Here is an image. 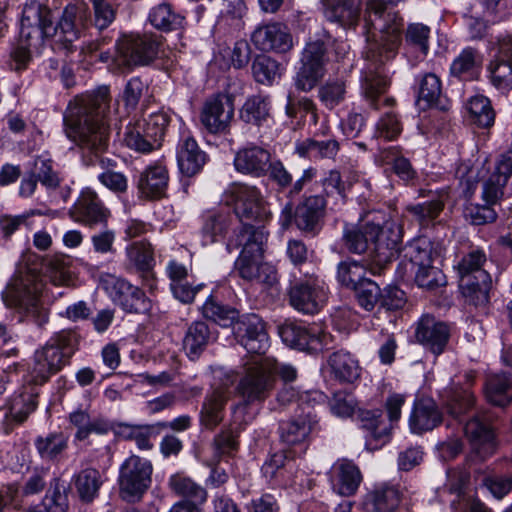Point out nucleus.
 I'll return each instance as SVG.
<instances>
[{"label":"nucleus","instance_id":"f257e3e1","mask_svg":"<svg viewBox=\"0 0 512 512\" xmlns=\"http://www.w3.org/2000/svg\"><path fill=\"white\" fill-rule=\"evenodd\" d=\"M90 16L84 2L68 4L55 24L52 11L36 0L27 1L22 9L19 40L11 51L12 68L26 70L33 55H38L51 39L60 48L73 50V43L81 36Z\"/></svg>","mask_w":512,"mask_h":512},{"label":"nucleus","instance_id":"39448f33","mask_svg":"<svg viewBox=\"0 0 512 512\" xmlns=\"http://www.w3.org/2000/svg\"><path fill=\"white\" fill-rule=\"evenodd\" d=\"M160 41L152 34H129L120 38L115 45L112 69L127 73L138 66L149 65L158 55Z\"/></svg>","mask_w":512,"mask_h":512},{"label":"nucleus","instance_id":"dca6fc26","mask_svg":"<svg viewBox=\"0 0 512 512\" xmlns=\"http://www.w3.org/2000/svg\"><path fill=\"white\" fill-rule=\"evenodd\" d=\"M278 334L284 344L302 351L317 352L327 345L328 335L318 326L285 321L278 327Z\"/></svg>","mask_w":512,"mask_h":512},{"label":"nucleus","instance_id":"f3484780","mask_svg":"<svg viewBox=\"0 0 512 512\" xmlns=\"http://www.w3.org/2000/svg\"><path fill=\"white\" fill-rule=\"evenodd\" d=\"M102 286L112 301L129 313H142L149 308V300L137 286L123 278L108 274L102 278Z\"/></svg>","mask_w":512,"mask_h":512},{"label":"nucleus","instance_id":"774afa93","mask_svg":"<svg viewBox=\"0 0 512 512\" xmlns=\"http://www.w3.org/2000/svg\"><path fill=\"white\" fill-rule=\"evenodd\" d=\"M45 274L55 286L67 285L71 280V259L66 255H53L46 259Z\"/></svg>","mask_w":512,"mask_h":512},{"label":"nucleus","instance_id":"9b49d317","mask_svg":"<svg viewBox=\"0 0 512 512\" xmlns=\"http://www.w3.org/2000/svg\"><path fill=\"white\" fill-rule=\"evenodd\" d=\"M288 295L289 303L295 310L314 315L326 302L327 286L314 272H307L304 278L296 279L291 284Z\"/></svg>","mask_w":512,"mask_h":512},{"label":"nucleus","instance_id":"79ce46f5","mask_svg":"<svg viewBox=\"0 0 512 512\" xmlns=\"http://www.w3.org/2000/svg\"><path fill=\"white\" fill-rule=\"evenodd\" d=\"M492 279L488 272L478 273V277H464L459 280V288L466 303L475 307H485L489 302Z\"/></svg>","mask_w":512,"mask_h":512},{"label":"nucleus","instance_id":"c03bdc74","mask_svg":"<svg viewBox=\"0 0 512 512\" xmlns=\"http://www.w3.org/2000/svg\"><path fill=\"white\" fill-rule=\"evenodd\" d=\"M227 400L228 395L220 388L205 396L199 415L200 424L205 429L214 430L222 422Z\"/></svg>","mask_w":512,"mask_h":512},{"label":"nucleus","instance_id":"e2e57ef3","mask_svg":"<svg viewBox=\"0 0 512 512\" xmlns=\"http://www.w3.org/2000/svg\"><path fill=\"white\" fill-rule=\"evenodd\" d=\"M129 263L139 272L149 274L155 265L154 252L150 243L138 241L126 248Z\"/></svg>","mask_w":512,"mask_h":512},{"label":"nucleus","instance_id":"2eb2a0df","mask_svg":"<svg viewBox=\"0 0 512 512\" xmlns=\"http://www.w3.org/2000/svg\"><path fill=\"white\" fill-rule=\"evenodd\" d=\"M233 335L248 353L261 355L269 348V336L263 319L255 313L238 315Z\"/></svg>","mask_w":512,"mask_h":512},{"label":"nucleus","instance_id":"20e7f679","mask_svg":"<svg viewBox=\"0 0 512 512\" xmlns=\"http://www.w3.org/2000/svg\"><path fill=\"white\" fill-rule=\"evenodd\" d=\"M80 336L75 330H62L34 352L29 367V382L40 386L48 382L69 364L71 357L78 350Z\"/></svg>","mask_w":512,"mask_h":512},{"label":"nucleus","instance_id":"2f4dec72","mask_svg":"<svg viewBox=\"0 0 512 512\" xmlns=\"http://www.w3.org/2000/svg\"><path fill=\"white\" fill-rule=\"evenodd\" d=\"M376 236V229L371 227L369 213L356 225H345L342 233V242L346 250L353 254L371 252L373 248V237ZM370 257V254L368 255Z\"/></svg>","mask_w":512,"mask_h":512},{"label":"nucleus","instance_id":"b1692460","mask_svg":"<svg viewBox=\"0 0 512 512\" xmlns=\"http://www.w3.org/2000/svg\"><path fill=\"white\" fill-rule=\"evenodd\" d=\"M233 215L223 209H209L200 216L199 235L203 246L223 241L232 229Z\"/></svg>","mask_w":512,"mask_h":512},{"label":"nucleus","instance_id":"37998d69","mask_svg":"<svg viewBox=\"0 0 512 512\" xmlns=\"http://www.w3.org/2000/svg\"><path fill=\"white\" fill-rule=\"evenodd\" d=\"M401 501L399 489L392 485H380L369 491L363 505L366 512H394Z\"/></svg>","mask_w":512,"mask_h":512},{"label":"nucleus","instance_id":"393cba45","mask_svg":"<svg viewBox=\"0 0 512 512\" xmlns=\"http://www.w3.org/2000/svg\"><path fill=\"white\" fill-rule=\"evenodd\" d=\"M268 232L262 224L240 223L239 227L233 229L232 234L227 238L226 249L231 252L242 247L240 253L264 252L267 243Z\"/></svg>","mask_w":512,"mask_h":512},{"label":"nucleus","instance_id":"4d7b16f0","mask_svg":"<svg viewBox=\"0 0 512 512\" xmlns=\"http://www.w3.org/2000/svg\"><path fill=\"white\" fill-rule=\"evenodd\" d=\"M337 492L342 496H352L356 493L362 481L359 468L348 460L338 463L337 467Z\"/></svg>","mask_w":512,"mask_h":512},{"label":"nucleus","instance_id":"49530a36","mask_svg":"<svg viewBox=\"0 0 512 512\" xmlns=\"http://www.w3.org/2000/svg\"><path fill=\"white\" fill-rule=\"evenodd\" d=\"M444 200L439 195H432L430 199L406 207V211L421 228L433 227L444 209Z\"/></svg>","mask_w":512,"mask_h":512},{"label":"nucleus","instance_id":"72a5a7b5","mask_svg":"<svg viewBox=\"0 0 512 512\" xmlns=\"http://www.w3.org/2000/svg\"><path fill=\"white\" fill-rule=\"evenodd\" d=\"M215 340L216 335L206 322L194 321L188 326L184 334L182 348L190 360L196 361L209 344Z\"/></svg>","mask_w":512,"mask_h":512},{"label":"nucleus","instance_id":"9d476101","mask_svg":"<svg viewBox=\"0 0 512 512\" xmlns=\"http://www.w3.org/2000/svg\"><path fill=\"white\" fill-rule=\"evenodd\" d=\"M274 378L266 366L255 359L246 368L245 375L237 386L238 393L245 403H239L232 408L233 424L240 425L241 414L246 410V404L264 401L273 388Z\"/></svg>","mask_w":512,"mask_h":512},{"label":"nucleus","instance_id":"e433bc0d","mask_svg":"<svg viewBox=\"0 0 512 512\" xmlns=\"http://www.w3.org/2000/svg\"><path fill=\"white\" fill-rule=\"evenodd\" d=\"M69 422L77 429L74 435L77 441H84L91 434L106 435L112 429V422L108 419L102 416L92 418L87 409L81 407L69 414Z\"/></svg>","mask_w":512,"mask_h":512},{"label":"nucleus","instance_id":"ddd939ff","mask_svg":"<svg viewBox=\"0 0 512 512\" xmlns=\"http://www.w3.org/2000/svg\"><path fill=\"white\" fill-rule=\"evenodd\" d=\"M153 466L151 462L137 455H131L120 466L119 486L124 500L140 498L151 483Z\"/></svg>","mask_w":512,"mask_h":512},{"label":"nucleus","instance_id":"8fccbe9b","mask_svg":"<svg viewBox=\"0 0 512 512\" xmlns=\"http://www.w3.org/2000/svg\"><path fill=\"white\" fill-rule=\"evenodd\" d=\"M168 484L171 491L178 497H181V500L205 504L208 499L206 488L183 474L172 475L169 478Z\"/></svg>","mask_w":512,"mask_h":512},{"label":"nucleus","instance_id":"58836bf2","mask_svg":"<svg viewBox=\"0 0 512 512\" xmlns=\"http://www.w3.org/2000/svg\"><path fill=\"white\" fill-rule=\"evenodd\" d=\"M376 265V261L371 257L361 261L347 258L337 265L336 279L339 284L348 289H354L364 280H368L366 273L372 274V268Z\"/></svg>","mask_w":512,"mask_h":512},{"label":"nucleus","instance_id":"aec40b11","mask_svg":"<svg viewBox=\"0 0 512 512\" xmlns=\"http://www.w3.org/2000/svg\"><path fill=\"white\" fill-rule=\"evenodd\" d=\"M319 430V418L311 410L296 414L279 424V436L282 443L287 446L306 445L311 436Z\"/></svg>","mask_w":512,"mask_h":512},{"label":"nucleus","instance_id":"603ef678","mask_svg":"<svg viewBox=\"0 0 512 512\" xmlns=\"http://www.w3.org/2000/svg\"><path fill=\"white\" fill-rule=\"evenodd\" d=\"M505 464V471L489 472L481 480V486L497 500L512 492V460H505Z\"/></svg>","mask_w":512,"mask_h":512},{"label":"nucleus","instance_id":"680f3d73","mask_svg":"<svg viewBox=\"0 0 512 512\" xmlns=\"http://www.w3.org/2000/svg\"><path fill=\"white\" fill-rule=\"evenodd\" d=\"M467 109L474 124L480 128H490L495 121V111L491 101L484 95H475L467 102Z\"/></svg>","mask_w":512,"mask_h":512},{"label":"nucleus","instance_id":"de8ad7c7","mask_svg":"<svg viewBox=\"0 0 512 512\" xmlns=\"http://www.w3.org/2000/svg\"><path fill=\"white\" fill-rule=\"evenodd\" d=\"M483 391L489 403L505 407L512 402V378L506 374L490 375L486 379Z\"/></svg>","mask_w":512,"mask_h":512},{"label":"nucleus","instance_id":"09e8293b","mask_svg":"<svg viewBox=\"0 0 512 512\" xmlns=\"http://www.w3.org/2000/svg\"><path fill=\"white\" fill-rule=\"evenodd\" d=\"M327 69L301 55L299 66L293 78L296 89L309 92L323 79Z\"/></svg>","mask_w":512,"mask_h":512},{"label":"nucleus","instance_id":"5701e85b","mask_svg":"<svg viewBox=\"0 0 512 512\" xmlns=\"http://www.w3.org/2000/svg\"><path fill=\"white\" fill-rule=\"evenodd\" d=\"M321 13L328 23L355 30L361 15V0H320Z\"/></svg>","mask_w":512,"mask_h":512},{"label":"nucleus","instance_id":"423d86ee","mask_svg":"<svg viewBox=\"0 0 512 512\" xmlns=\"http://www.w3.org/2000/svg\"><path fill=\"white\" fill-rule=\"evenodd\" d=\"M370 225L376 229L373 237V248L370 257L376 261L372 268V275H380L387 264L396 256L403 238L402 226L384 212H369Z\"/></svg>","mask_w":512,"mask_h":512},{"label":"nucleus","instance_id":"6e6552de","mask_svg":"<svg viewBox=\"0 0 512 512\" xmlns=\"http://www.w3.org/2000/svg\"><path fill=\"white\" fill-rule=\"evenodd\" d=\"M224 201L233 206L240 223L263 224L272 216L261 190L254 185H231L224 193Z\"/></svg>","mask_w":512,"mask_h":512},{"label":"nucleus","instance_id":"69168bd1","mask_svg":"<svg viewBox=\"0 0 512 512\" xmlns=\"http://www.w3.org/2000/svg\"><path fill=\"white\" fill-rule=\"evenodd\" d=\"M490 83L501 92L512 89V61L494 57L487 67Z\"/></svg>","mask_w":512,"mask_h":512},{"label":"nucleus","instance_id":"4468645a","mask_svg":"<svg viewBox=\"0 0 512 512\" xmlns=\"http://www.w3.org/2000/svg\"><path fill=\"white\" fill-rule=\"evenodd\" d=\"M233 118V100L224 93L209 96L200 110V122L205 131L212 135L229 134Z\"/></svg>","mask_w":512,"mask_h":512},{"label":"nucleus","instance_id":"f03ea898","mask_svg":"<svg viewBox=\"0 0 512 512\" xmlns=\"http://www.w3.org/2000/svg\"><path fill=\"white\" fill-rule=\"evenodd\" d=\"M110 90L101 86L76 96L64 115L66 135L83 152L98 158L108 147L111 123Z\"/></svg>","mask_w":512,"mask_h":512},{"label":"nucleus","instance_id":"473e14b6","mask_svg":"<svg viewBox=\"0 0 512 512\" xmlns=\"http://www.w3.org/2000/svg\"><path fill=\"white\" fill-rule=\"evenodd\" d=\"M512 175V151H507L499 156L495 170L484 182L483 199L486 203H495L502 195L503 188Z\"/></svg>","mask_w":512,"mask_h":512},{"label":"nucleus","instance_id":"a878e982","mask_svg":"<svg viewBox=\"0 0 512 512\" xmlns=\"http://www.w3.org/2000/svg\"><path fill=\"white\" fill-rule=\"evenodd\" d=\"M264 252L240 253L235 261V272L246 281L272 285L277 280L273 266L263 262Z\"/></svg>","mask_w":512,"mask_h":512},{"label":"nucleus","instance_id":"1a4fd4ad","mask_svg":"<svg viewBox=\"0 0 512 512\" xmlns=\"http://www.w3.org/2000/svg\"><path fill=\"white\" fill-rule=\"evenodd\" d=\"M373 39L374 42L370 44L368 51V59L371 63L362 73L361 92L369 106L379 110L383 102L380 97L390 86V79L382 66L394 57L386 59L384 40L379 37Z\"/></svg>","mask_w":512,"mask_h":512},{"label":"nucleus","instance_id":"ea45409f","mask_svg":"<svg viewBox=\"0 0 512 512\" xmlns=\"http://www.w3.org/2000/svg\"><path fill=\"white\" fill-rule=\"evenodd\" d=\"M272 102L268 95L256 94L246 98L239 118L248 125L262 127L271 119Z\"/></svg>","mask_w":512,"mask_h":512},{"label":"nucleus","instance_id":"a18cd8bd","mask_svg":"<svg viewBox=\"0 0 512 512\" xmlns=\"http://www.w3.org/2000/svg\"><path fill=\"white\" fill-rule=\"evenodd\" d=\"M396 101L393 97H385L382 105L388 110L383 112L375 124L373 137L375 139H384L393 141L399 137L403 131V124L399 114L393 109Z\"/></svg>","mask_w":512,"mask_h":512},{"label":"nucleus","instance_id":"6ab92c4d","mask_svg":"<svg viewBox=\"0 0 512 512\" xmlns=\"http://www.w3.org/2000/svg\"><path fill=\"white\" fill-rule=\"evenodd\" d=\"M251 42L259 51L275 54H286L294 46L293 36L282 22L258 25L251 34Z\"/></svg>","mask_w":512,"mask_h":512},{"label":"nucleus","instance_id":"a211bd4d","mask_svg":"<svg viewBox=\"0 0 512 512\" xmlns=\"http://www.w3.org/2000/svg\"><path fill=\"white\" fill-rule=\"evenodd\" d=\"M476 373L467 371L463 375V381L454 379L450 385L440 394L443 404L450 415L460 418L468 412L476 409L477 399L471 390L475 382Z\"/></svg>","mask_w":512,"mask_h":512},{"label":"nucleus","instance_id":"6e6d98bb","mask_svg":"<svg viewBox=\"0 0 512 512\" xmlns=\"http://www.w3.org/2000/svg\"><path fill=\"white\" fill-rule=\"evenodd\" d=\"M123 141L129 149L144 154L159 148L138 119L126 126Z\"/></svg>","mask_w":512,"mask_h":512},{"label":"nucleus","instance_id":"864d4df0","mask_svg":"<svg viewBox=\"0 0 512 512\" xmlns=\"http://www.w3.org/2000/svg\"><path fill=\"white\" fill-rule=\"evenodd\" d=\"M347 81L343 77L329 78L318 89V99L328 110H333L347 98Z\"/></svg>","mask_w":512,"mask_h":512},{"label":"nucleus","instance_id":"7c9ffc66","mask_svg":"<svg viewBox=\"0 0 512 512\" xmlns=\"http://www.w3.org/2000/svg\"><path fill=\"white\" fill-rule=\"evenodd\" d=\"M168 170L161 164L147 166L139 175L137 188L142 198L157 200L165 196L168 188Z\"/></svg>","mask_w":512,"mask_h":512},{"label":"nucleus","instance_id":"4be33fe9","mask_svg":"<svg viewBox=\"0 0 512 512\" xmlns=\"http://www.w3.org/2000/svg\"><path fill=\"white\" fill-rule=\"evenodd\" d=\"M415 337L426 350L438 356L445 351L449 343L451 327L433 315L426 314L417 323Z\"/></svg>","mask_w":512,"mask_h":512},{"label":"nucleus","instance_id":"0e129e2a","mask_svg":"<svg viewBox=\"0 0 512 512\" xmlns=\"http://www.w3.org/2000/svg\"><path fill=\"white\" fill-rule=\"evenodd\" d=\"M34 445L42 459L54 460L67 449L68 438L62 432H53L36 437Z\"/></svg>","mask_w":512,"mask_h":512},{"label":"nucleus","instance_id":"c85d7f7f","mask_svg":"<svg viewBox=\"0 0 512 512\" xmlns=\"http://www.w3.org/2000/svg\"><path fill=\"white\" fill-rule=\"evenodd\" d=\"M271 155L265 148L250 144L239 149L234 157L237 172L252 177H262L267 174Z\"/></svg>","mask_w":512,"mask_h":512},{"label":"nucleus","instance_id":"f704fd0d","mask_svg":"<svg viewBox=\"0 0 512 512\" xmlns=\"http://www.w3.org/2000/svg\"><path fill=\"white\" fill-rule=\"evenodd\" d=\"M444 248L441 242L427 236L416 237L404 248V257L411 267L434 263L441 257Z\"/></svg>","mask_w":512,"mask_h":512},{"label":"nucleus","instance_id":"3c124183","mask_svg":"<svg viewBox=\"0 0 512 512\" xmlns=\"http://www.w3.org/2000/svg\"><path fill=\"white\" fill-rule=\"evenodd\" d=\"M340 149L336 139L315 140L305 139L296 144L295 152L303 158L309 159H335Z\"/></svg>","mask_w":512,"mask_h":512},{"label":"nucleus","instance_id":"7ed1b4c3","mask_svg":"<svg viewBox=\"0 0 512 512\" xmlns=\"http://www.w3.org/2000/svg\"><path fill=\"white\" fill-rule=\"evenodd\" d=\"M42 263L36 255L27 256L2 292V299L22 320L43 326L48 322V311L41 301L44 288Z\"/></svg>","mask_w":512,"mask_h":512},{"label":"nucleus","instance_id":"5fc2aeb1","mask_svg":"<svg viewBox=\"0 0 512 512\" xmlns=\"http://www.w3.org/2000/svg\"><path fill=\"white\" fill-rule=\"evenodd\" d=\"M149 21L154 28L169 32L181 28L184 17L171 4L163 2L151 9Z\"/></svg>","mask_w":512,"mask_h":512},{"label":"nucleus","instance_id":"13d9d810","mask_svg":"<svg viewBox=\"0 0 512 512\" xmlns=\"http://www.w3.org/2000/svg\"><path fill=\"white\" fill-rule=\"evenodd\" d=\"M442 85L440 78L434 73L424 74L419 81L418 104L423 108L440 107Z\"/></svg>","mask_w":512,"mask_h":512},{"label":"nucleus","instance_id":"338daca9","mask_svg":"<svg viewBox=\"0 0 512 512\" xmlns=\"http://www.w3.org/2000/svg\"><path fill=\"white\" fill-rule=\"evenodd\" d=\"M101 485V476L97 469L86 468L75 476V488L84 502H91L98 495Z\"/></svg>","mask_w":512,"mask_h":512},{"label":"nucleus","instance_id":"cd10ccee","mask_svg":"<svg viewBox=\"0 0 512 512\" xmlns=\"http://www.w3.org/2000/svg\"><path fill=\"white\" fill-rule=\"evenodd\" d=\"M443 421V414L432 398L415 399L408 419L411 433L422 435L438 427Z\"/></svg>","mask_w":512,"mask_h":512},{"label":"nucleus","instance_id":"a19ab883","mask_svg":"<svg viewBox=\"0 0 512 512\" xmlns=\"http://www.w3.org/2000/svg\"><path fill=\"white\" fill-rule=\"evenodd\" d=\"M332 376L341 383H353L361 376L359 360L346 350L333 352L328 358Z\"/></svg>","mask_w":512,"mask_h":512},{"label":"nucleus","instance_id":"bb28decb","mask_svg":"<svg viewBox=\"0 0 512 512\" xmlns=\"http://www.w3.org/2000/svg\"><path fill=\"white\" fill-rule=\"evenodd\" d=\"M72 214L77 222L89 226L106 224L110 211L93 190L86 188L78 197L72 208Z\"/></svg>","mask_w":512,"mask_h":512},{"label":"nucleus","instance_id":"4c0bfd02","mask_svg":"<svg viewBox=\"0 0 512 512\" xmlns=\"http://www.w3.org/2000/svg\"><path fill=\"white\" fill-rule=\"evenodd\" d=\"M207 155L192 136H184L177 147V163L182 174L191 177L205 165Z\"/></svg>","mask_w":512,"mask_h":512},{"label":"nucleus","instance_id":"0eeeda50","mask_svg":"<svg viewBox=\"0 0 512 512\" xmlns=\"http://www.w3.org/2000/svg\"><path fill=\"white\" fill-rule=\"evenodd\" d=\"M292 200L282 208L279 223L283 229H287L292 222L305 235L316 236L323 227L327 202L318 194L303 197L293 206Z\"/></svg>","mask_w":512,"mask_h":512},{"label":"nucleus","instance_id":"c756f323","mask_svg":"<svg viewBox=\"0 0 512 512\" xmlns=\"http://www.w3.org/2000/svg\"><path fill=\"white\" fill-rule=\"evenodd\" d=\"M484 56L474 47L463 48L453 59L449 67V76L460 82L478 80L483 67Z\"/></svg>","mask_w":512,"mask_h":512},{"label":"nucleus","instance_id":"412c9836","mask_svg":"<svg viewBox=\"0 0 512 512\" xmlns=\"http://www.w3.org/2000/svg\"><path fill=\"white\" fill-rule=\"evenodd\" d=\"M267 174L269 180L277 186L278 191L284 193L289 200H294L317 177V169L310 166L304 169L297 179L293 180L292 174L284 164L280 160H276L270 161Z\"/></svg>","mask_w":512,"mask_h":512},{"label":"nucleus","instance_id":"c9c22d12","mask_svg":"<svg viewBox=\"0 0 512 512\" xmlns=\"http://www.w3.org/2000/svg\"><path fill=\"white\" fill-rule=\"evenodd\" d=\"M320 184L322 194L319 195L326 200L327 205L331 204L332 210H340L347 202L352 183L344 180L339 170L330 169L324 173Z\"/></svg>","mask_w":512,"mask_h":512},{"label":"nucleus","instance_id":"bf43d9fd","mask_svg":"<svg viewBox=\"0 0 512 512\" xmlns=\"http://www.w3.org/2000/svg\"><path fill=\"white\" fill-rule=\"evenodd\" d=\"M204 318L215 322L222 327H230L238 318L239 312L235 308L223 305L209 296L201 307Z\"/></svg>","mask_w":512,"mask_h":512},{"label":"nucleus","instance_id":"f8f14e48","mask_svg":"<svg viewBox=\"0 0 512 512\" xmlns=\"http://www.w3.org/2000/svg\"><path fill=\"white\" fill-rule=\"evenodd\" d=\"M473 452L481 460L492 457L497 450L498 440L492 423V414L484 409L476 410L464 426Z\"/></svg>","mask_w":512,"mask_h":512},{"label":"nucleus","instance_id":"052dcab7","mask_svg":"<svg viewBox=\"0 0 512 512\" xmlns=\"http://www.w3.org/2000/svg\"><path fill=\"white\" fill-rule=\"evenodd\" d=\"M359 418L363 428L370 432V436L374 440L384 444L390 439L391 426H388L383 420L382 410H361Z\"/></svg>","mask_w":512,"mask_h":512}]
</instances>
